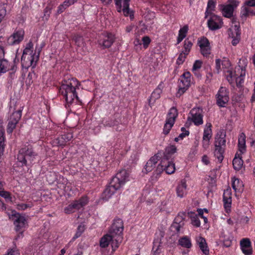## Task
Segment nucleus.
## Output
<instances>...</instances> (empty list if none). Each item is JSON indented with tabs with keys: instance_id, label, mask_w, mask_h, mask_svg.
<instances>
[{
	"instance_id": "obj_52",
	"label": "nucleus",
	"mask_w": 255,
	"mask_h": 255,
	"mask_svg": "<svg viewBox=\"0 0 255 255\" xmlns=\"http://www.w3.org/2000/svg\"><path fill=\"white\" fill-rule=\"evenodd\" d=\"M209 179L211 180V184L210 186L208 187V191L207 194V196H209L211 194H212V190L211 188L214 187L216 186V181L214 178L209 176L208 180H209Z\"/></svg>"
},
{
	"instance_id": "obj_15",
	"label": "nucleus",
	"mask_w": 255,
	"mask_h": 255,
	"mask_svg": "<svg viewBox=\"0 0 255 255\" xmlns=\"http://www.w3.org/2000/svg\"><path fill=\"white\" fill-rule=\"evenodd\" d=\"M191 82V74L189 72H184L180 77L179 84L178 93L183 94L190 86Z\"/></svg>"
},
{
	"instance_id": "obj_43",
	"label": "nucleus",
	"mask_w": 255,
	"mask_h": 255,
	"mask_svg": "<svg viewBox=\"0 0 255 255\" xmlns=\"http://www.w3.org/2000/svg\"><path fill=\"white\" fill-rule=\"evenodd\" d=\"M189 214H190L192 225L196 227H200V221L199 219L198 216L193 212H191L190 213H189Z\"/></svg>"
},
{
	"instance_id": "obj_20",
	"label": "nucleus",
	"mask_w": 255,
	"mask_h": 255,
	"mask_svg": "<svg viewBox=\"0 0 255 255\" xmlns=\"http://www.w3.org/2000/svg\"><path fill=\"white\" fill-rule=\"evenodd\" d=\"M229 35L233 38L232 44L235 46L238 44L241 39V30L239 25H235L229 30Z\"/></svg>"
},
{
	"instance_id": "obj_26",
	"label": "nucleus",
	"mask_w": 255,
	"mask_h": 255,
	"mask_svg": "<svg viewBox=\"0 0 255 255\" xmlns=\"http://www.w3.org/2000/svg\"><path fill=\"white\" fill-rule=\"evenodd\" d=\"M187 184L186 180H181L178 184L176 188L177 196L180 198H183L186 194Z\"/></svg>"
},
{
	"instance_id": "obj_22",
	"label": "nucleus",
	"mask_w": 255,
	"mask_h": 255,
	"mask_svg": "<svg viewBox=\"0 0 255 255\" xmlns=\"http://www.w3.org/2000/svg\"><path fill=\"white\" fill-rule=\"evenodd\" d=\"M120 188L119 184H117L115 183L113 184V181L111 180L110 185L107 186L103 192L104 198L107 200L109 199L115 193L116 190Z\"/></svg>"
},
{
	"instance_id": "obj_5",
	"label": "nucleus",
	"mask_w": 255,
	"mask_h": 255,
	"mask_svg": "<svg viewBox=\"0 0 255 255\" xmlns=\"http://www.w3.org/2000/svg\"><path fill=\"white\" fill-rule=\"evenodd\" d=\"M124 230V223L123 220L119 218H116L113 220V223L109 229V233L115 238H120V242H122L123 232Z\"/></svg>"
},
{
	"instance_id": "obj_63",
	"label": "nucleus",
	"mask_w": 255,
	"mask_h": 255,
	"mask_svg": "<svg viewBox=\"0 0 255 255\" xmlns=\"http://www.w3.org/2000/svg\"><path fill=\"white\" fill-rule=\"evenodd\" d=\"M117 124V121L115 120L106 121L104 123V126L106 127H113Z\"/></svg>"
},
{
	"instance_id": "obj_14",
	"label": "nucleus",
	"mask_w": 255,
	"mask_h": 255,
	"mask_svg": "<svg viewBox=\"0 0 255 255\" xmlns=\"http://www.w3.org/2000/svg\"><path fill=\"white\" fill-rule=\"evenodd\" d=\"M21 110L14 112L10 116L7 126V132L11 133L21 117Z\"/></svg>"
},
{
	"instance_id": "obj_38",
	"label": "nucleus",
	"mask_w": 255,
	"mask_h": 255,
	"mask_svg": "<svg viewBox=\"0 0 255 255\" xmlns=\"http://www.w3.org/2000/svg\"><path fill=\"white\" fill-rule=\"evenodd\" d=\"M179 244L182 247L189 249L192 246L190 239L187 236L183 237L179 240Z\"/></svg>"
},
{
	"instance_id": "obj_11",
	"label": "nucleus",
	"mask_w": 255,
	"mask_h": 255,
	"mask_svg": "<svg viewBox=\"0 0 255 255\" xmlns=\"http://www.w3.org/2000/svg\"><path fill=\"white\" fill-rule=\"evenodd\" d=\"M210 15L211 16L207 21V25L209 29L215 31L222 27L223 21L221 17L215 14Z\"/></svg>"
},
{
	"instance_id": "obj_30",
	"label": "nucleus",
	"mask_w": 255,
	"mask_h": 255,
	"mask_svg": "<svg viewBox=\"0 0 255 255\" xmlns=\"http://www.w3.org/2000/svg\"><path fill=\"white\" fill-rule=\"evenodd\" d=\"M197 242L200 250L205 254V255H209V250L208 249L205 239L201 237H200L197 239Z\"/></svg>"
},
{
	"instance_id": "obj_17",
	"label": "nucleus",
	"mask_w": 255,
	"mask_h": 255,
	"mask_svg": "<svg viewBox=\"0 0 255 255\" xmlns=\"http://www.w3.org/2000/svg\"><path fill=\"white\" fill-rule=\"evenodd\" d=\"M115 39L114 35L111 33L105 32L102 33L98 42L104 48H108L113 44Z\"/></svg>"
},
{
	"instance_id": "obj_28",
	"label": "nucleus",
	"mask_w": 255,
	"mask_h": 255,
	"mask_svg": "<svg viewBox=\"0 0 255 255\" xmlns=\"http://www.w3.org/2000/svg\"><path fill=\"white\" fill-rule=\"evenodd\" d=\"M232 186L236 192L241 193L244 190L243 182L235 177L232 178Z\"/></svg>"
},
{
	"instance_id": "obj_40",
	"label": "nucleus",
	"mask_w": 255,
	"mask_h": 255,
	"mask_svg": "<svg viewBox=\"0 0 255 255\" xmlns=\"http://www.w3.org/2000/svg\"><path fill=\"white\" fill-rule=\"evenodd\" d=\"M246 135L242 132L240 134L238 138V148L242 149H246Z\"/></svg>"
},
{
	"instance_id": "obj_45",
	"label": "nucleus",
	"mask_w": 255,
	"mask_h": 255,
	"mask_svg": "<svg viewBox=\"0 0 255 255\" xmlns=\"http://www.w3.org/2000/svg\"><path fill=\"white\" fill-rule=\"evenodd\" d=\"M85 230V225L83 224H80L78 226L76 233H75V235L73 236L72 239V241H75L76 239L80 237L83 233L84 232Z\"/></svg>"
},
{
	"instance_id": "obj_13",
	"label": "nucleus",
	"mask_w": 255,
	"mask_h": 255,
	"mask_svg": "<svg viewBox=\"0 0 255 255\" xmlns=\"http://www.w3.org/2000/svg\"><path fill=\"white\" fill-rule=\"evenodd\" d=\"M37 157V153L31 146H25L19 150L17 159H30L36 158Z\"/></svg>"
},
{
	"instance_id": "obj_31",
	"label": "nucleus",
	"mask_w": 255,
	"mask_h": 255,
	"mask_svg": "<svg viewBox=\"0 0 255 255\" xmlns=\"http://www.w3.org/2000/svg\"><path fill=\"white\" fill-rule=\"evenodd\" d=\"M226 134L221 133L219 135L218 134L216 137L215 141V147H226V140L225 139Z\"/></svg>"
},
{
	"instance_id": "obj_9",
	"label": "nucleus",
	"mask_w": 255,
	"mask_h": 255,
	"mask_svg": "<svg viewBox=\"0 0 255 255\" xmlns=\"http://www.w3.org/2000/svg\"><path fill=\"white\" fill-rule=\"evenodd\" d=\"M217 104L220 107H225L229 100V92L225 87H221L216 96Z\"/></svg>"
},
{
	"instance_id": "obj_57",
	"label": "nucleus",
	"mask_w": 255,
	"mask_h": 255,
	"mask_svg": "<svg viewBox=\"0 0 255 255\" xmlns=\"http://www.w3.org/2000/svg\"><path fill=\"white\" fill-rule=\"evenodd\" d=\"M246 149H242L238 148V150L236 152L233 159H242L243 157L242 155L245 152Z\"/></svg>"
},
{
	"instance_id": "obj_61",
	"label": "nucleus",
	"mask_w": 255,
	"mask_h": 255,
	"mask_svg": "<svg viewBox=\"0 0 255 255\" xmlns=\"http://www.w3.org/2000/svg\"><path fill=\"white\" fill-rule=\"evenodd\" d=\"M185 216V215L184 213H179L174 219V221L179 222H184L183 220H184Z\"/></svg>"
},
{
	"instance_id": "obj_41",
	"label": "nucleus",
	"mask_w": 255,
	"mask_h": 255,
	"mask_svg": "<svg viewBox=\"0 0 255 255\" xmlns=\"http://www.w3.org/2000/svg\"><path fill=\"white\" fill-rule=\"evenodd\" d=\"M225 148L222 147H215L214 155L218 159H223Z\"/></svg>"
},
{
	"instance_id": "obj_29",
	"label": "nucleus",
	"mask_w": 255,
	"mask_h": 255,
	"mask_svg": "<svg viewBox=\"0 0 255 255\" xmlns=\"http://www.w3.org/2000/svg\"><path fill=\"white\" fill-rule=\"evenodd\" d=\"M231 192L230 190H227L224 192L223 194V202L224 205L225 209L227 211L228 210H230V208L231 206Z\"/></svg>"
},
{
	"instance_id": "obj_37",
	"label": "nucleus",
	"mask_w": 255,
	"mask_h": 255,
	"mask_svg": "<svg viewBox=\"0 0 255 255\" xmlns=\"http://www.w3.org/2000/svg\"><path fill=\"white\" fill-rule=\"evenodd\" d=\"M178 116V112L175 107L171 108L167 115L166 120L175 123V119Z\"/></svg>"
},
{
	"instance_id": "obj_3",
	"label": "nucleus",
	"mask_w": 255,
	"mask_h": 255,
	"mask_svg": "<svg viewBox=\"0 0 255 255\" xmlns=\"http://www.w3.org/2000/svg\"><path fill=\"white\" fill-rule=\"evenodd\" d=\"M44 46V44H42L39 47L36 46L34 53H33V51H31L29 54H22L21 62L23 68L28 69L30 67L34 68L36 66L39 60L40 53Z\"/></svg>"
},
{
	"instance_id": "obj_12",
	"label": "nucleus",
	"mask_w": 255,
	"mask_h": 255,
	"mask_svg": "<svg viewBox=\"0 0 255 255\" xmlns=\"http://www.w3.org/2000/svg\"><path fill=\"white\" fill-rule=\"evenodd\" d=\"M197 44L200 47L201 54L204 57H209L211 51V46L209 40L206 37L203 36L198 39Z\"/></svg>"
},
{
	"instance_id": "obj_19",
	"label": "nucleus",
	"mask_w": 255,
	"mask_h": 255,
	"mask_svg": "<svg viewBox=\"0 0 255 255\" xmlns=\"http://www.w3.org/2000/svg\"><path fill=\"white\" fill-rule=\"evenodd\" d=\"M128 175L129 173L126 169L121 170L112 179L113 184L115 183L117 184H119V186L121 187L128 180Z\"/></svg>"
},
{
	"instance_id": "obj_8",
	"label": "nucleus",
	"mask_w": 255,
	"mask_h": 255,
	"mask_svg": "<svg viewBox=\"0 0 255 255\" xmlns=\"http://www.w3.org/2000/svg\"><path fill=\"white\" fill-rule=\"evenodd\" d=\"M118 12H123L125 16H129L130 18L133 17V12L130 10L129 2L130 0H114Z\"/></svg>"
},
{
	"instance_id": "obj_55",
	"label": "nucleus",
	"mask_w": 255,
	"mask_h": 255,
	"mask_svg": "<svg viewBox=\"0 0 255 255\" xmlns=\"http://www.w3.org/2000/svg\"><path fill=\"white\" fill-rule=\"evenodd\" d=\"M3 255H20L19 251L16 248L8 249L7 253Z\"/></svg>"
},
{
	"instance_id": "obj_54",
	"label": "nucleus",
	"mask_w": 255,
	"mask_h": 255,
	"mask_svg": "<svg viewBox=\"0 0 255 255\" xmlns=\"http://www.w3.org/2000/svg\"><path fill=\"white\" fill-rule=\"evenodd\" d=\"M176 151V147L174 145L167 146L165 149V152L168 155H172Z\"/></svg>"
},
{
	"instance_id": "obj_16",
	"label": "nucleus",
	"mask_w": 255,
	"mask_h": 255,
	"mask_svg": "<svg viewBox=\"0 0 255 255\" xmlns=\"http://www.w3.org/2000/svg\"><path fill=\"white\" fill-rule=\"evenodd\" d=\"M72 137L73 136L71 133H67L53 139L51 141V144L53 146L63 147L67 144Z\"/></svg>"
},
{
	"instance_id": "obj_48",
	"label": "nucleus",
	"mask_w": 255,
	"mask_h": 255,
	"mask_svg": "<svg viewBox=\"0 0 255 255\" xmlns=\"http://www.w3.org/2000/svg\"><path fill=\"white\" fill-rule=\"evenodd\" d=\"M174 124V122L166 120V122L163 128V133L165 135L168 134Z\"/></svg>"
},
{
	"instance_id": "obj_23",
	"label": "nucleus",
	"mask_w": 255,
	"mask_h": 255,
	"mask_svg": "<svg viewBox=\"0 0 255 255\" xmlns=\"http://www.w3.org/2000/svg\"><path fill=\"white\" fill-rule=\"evenodd\" d=\"M212 125L210 123L206 125L203 132L202 143L204 148H206L209 144L210 140L212 137V131L211 129Z\"/></svg>"
},
{
	"instance_id": "obj_60",
	"label": "nucleus",
	"mask_w": 255,
	"mask_h": 255,
	"mask_svg": "<svg viewBox=\"0 0 255 255\" xmlns=\"http://www.w3.org/2000/svg\"><path fill=\"white\" fill-rule=\"evenodd\" d=\"M229 3L228 5L232 6L233 9L235 10L240 4V1L238 0H229Z\"/></svg>"
},
{
	"instance_id": "obj_49",
	"label": "nucleus",
	"mask_w": 255,
	"mask_h": 255,
	"mask_svg": "<svg viewBox=\"0 0 255 255\" xmlns=\"http://www.w3.org/2000/svg\"><path fill=\"white\" fill-rule=\"evenodd\" d=\"M6 13V6L4 3L0 2V23L5 17Z\"/></svg>"
},
{
	"instance_id": "obj_33",
	"label": "nucleus",
	"mask_w": 255,
	"mask_h": 255,
	"mask_svg": "<svg viewBox=\"0 0 255 255\" xmlns=\"http://www.w3.org/2000/svg\"><path fill=\"white\" fill-rule=\"evenodd\" d=\"M222 12L224 17L231 18L233 15L234 10L233 9L232 6L230 5H222Z\"/></svg>"
},
{
	"instance_id": "obj_24",
	"label": "nucleus",
	"mask_w": 255,
	"mask_h": 255,
	"mask_svg": "<svg viewBox=\"0 0 255 255\" xmlns=\"http://www.w3.org/2000/svg\"><path fill=\"white\" fill-rule=\"evenodd\" d=\"M240 246L243 253L245 255H251L252 254L251 242L249 239H243L240 242Z\"/></svg>"
},
{
	"instance_id": "obj_18",
	"label": "nucleus",
	"mask_w": 255,
	"mask_h": 255,
	"mask_svg": "<svg viewBox=\"0 0 255 255\" xmlns=\"http://www.w3.org/2000/svg\"><path fill=\"white\" fill-rule=\"evenodd\" d=\"M191 115V120L195 125L199 126L203 123V110L197 107L193 108L190 112Z\"/></svg>"
},
{
	"instance_id": "obj_32",
	"label": "nucleus",
	"mask_w": 255,
	"mask_h": 255,
	"mask_svg": "<svg viewBox=\"0 0 255 255\" xmlns=\"http://www.w3.org/2000/svg\"><path fill=\"white\" fill-rule=\"evenodd\" d=\"M217 0H208L207 6L205 13V18H207L209 14H213L212 12L215 10Z\"/></svg>"
},
{
	"instance_id": "obj_21",
	"label": "nucleus",
	"mask_w": 255,
	"mask_h": 255,
	"mask_svg": "<svg viewBox=\"0 0 255 255\" xmlns=\"http://www.w3.org/2000/svg\"><path fill=\"white\" fill-rule=\"evenodd\" d=\"M24 35V30L22 29H20L15 30L8 40L11 45L18 44L23 39Z\"/></svg>"
},
{
	"instance_id": "obj_62",
	"label": "nucleus",
	"mask_w": 255,
	"mask_h": 255,
	"mask_svg": "<svg viewBox=\"0 0 255 255\" xmlns=\"http://www.w3.org/2000/svg\"><path fill=\"white\" fill-rule=\"evenodd\" d=\"M47 180L50 183H53L55 180V175L54 173H50L46 175Z\"/></svg>"
},
{
	"instance_id": "obj_64",
	"label": "nucleus",
	"mask_w": 255,
	"mask_h": 255,
	"mask_svg": "<svg viewBox=\"0 0 255 255\" xmlns=\"http://www.w3.org/2000/svg\"><path fill=\"white\" fill-rule=\"evenodd\" d=\"M222 62V65L223 68H228L231 66V63L228 59H224Z\"/></svg>"
},
{
	"instance_id": "obj_58",
	"label": "nucleus",
	"mask_w": 255,
	"mask_h": 255,
	"mask_svg": "<svg viewBox=\"0 0 255 255\" xmlns=\"http://www.w3.org/2000/svg\"><path fill=\"white\" fill-rule=\"evenodd\" d=\"M33 43L31 41H29L26 45V47L23 51V54H28L29 52L32 51L31 49L33 48Z\"/></svg>"
},
{
	"instance_id": "obj_53",
	"label": "nucleus",
	"mask_w": 255,
	"mask_h": 255,
	"mask_svg": "<svg viewBox=\"0 0 255 255\" xmlns=\"http://www.w3.org/2000/svg\"><path fill=\"white\" fill-rule=\"evenodd\" d=\"M188 55H185L184 52H181L178 57L177 59L176 63L178 65H181L183 63V62L185 61V59L186 58V56Z\"/></svg>"
},
{
	"instance_id": "obj_51",
	"label": "nucleus",
	"mask_w": 255,
	"mask_h": 255,
	"mask_svg": "<svg viewBox=\"0 0 255 255\" xmlns=\"http://www.w3.org/2000/svg\"><path fill=\"white\" fill-rule=\"evenodd\" d=\"M73 40L75 44L79 47L81 46L84 44L83 38L79 35H75L73 37Z\"/></svg>"
},
{
	"instance_id": "obj_36",
	"label": "nucleus",
	"mask_w": 255,
	"mask_h": 255,
	"mask_svg": "<svg viewBox=\"0 0 255 255\" xmlns=\"http://www.w3.org/2000/svg\"><path fill=\"white\" fill-rule=\"evenodd\" d=\"M188 30V26L184 25L182 28H180L179 31L178 36L177 39V44H179L183 39L186 36Z\"/></svg>"
},
{
	"instance_id": "obj_47",
	"label": "nucleus",
	"mask_w": 255,
	"mask_h": 255,
	"mask_svg": "<svg viewBox=\"0 0 255 255\" xmlns=\"http://www.w3.org/2000/svg\"><path fill=\"white\" fill-rule=\"evenodd\" d=\"M234 168L236 171H239L245 168L244 160H232Z\"/></svg>"
},
{
	"instance_id": "obj_4",
	"label": "nucleus",
	"mask_w": 255,
	"mask_h": 255,
	"mask_svg": "<svg viewBox=\"0 0 255 255\" xmlns=\"http://www.w3.org/2000/svg\"><path fill=\"white\" fill-rule=\"evenodd\" d=\"M121 243L119 238H115L108 233L100 239L99 245L101 248H106L111 244L112 251L115 252L119 248Z\"/></svg>"
},
{
	"instance_id": "obj_35",
	"label": "nucleus",
	"mask_w": 255,
	"mask_h": 255,
	"mask_svg": "<svg viewBox=\"0 0 255 255\" xmlns=\"http://www.w3.org/2000/svg\"><path fill=\"white\" fill-rule=\"evenodd\" d=\"M161 92L158 90H154V91L152 93L150 97L148 99V105L151 107L152 105L154 104L156 100L158 99L160 97V94Z\"/></svg>"
},
{
	"instance_id": "obj_1",
	"label": "nucleus",
	"mask_w": 255,
	"mask_h": 255,
	"mask_svg": "<svg viewBox=\"0 0 255 255\" xmlns=\"http://www.w3.org/2000/svg\"><path fill=\"white\" fill-rule=\"evenodd\" d=\"M247 63V59H240L238 65L235 68L234 71L230 70L227 71L226 79L230 84L234 86L235 80L237 87L239 88L243 87Z\"/></svg>"
},
{
	"instance_id": "obj_44",
	"label": "nucleus",
	"mask_w": 255,
	"mask_h": 255,
	"mask_svg": "<svg viewBox=\"0 0 255 255\" xmlns=\"http://www.w3.org/2000/svg\"><path fill=\"white\" fill-rule=\"evenodd\" d=\"M192 45V42L188 39H186L184 41V50L182 52H184L185 55H188Z\"/></svg>"
},
{
	"instance_id": "obj_2",
	"label": "nucleus",
	"mask_w": 255,
	"mask_h": 255,
	"mask_svg": "<svg viewBox=\"0 0 255 255\" xmlns=\"http://www.w3.org/2000/svg\"><path fill=\"white\" fill-rule=\"evenodd\" d=\"M78 84V81L75 78L64 79L62 81L59 91L64 97L67 104H72L75 99L78 101V97L76 91Z\"/></svg>"
},
{
	"instance_id": "obj_50",
	"label": "nucleus",
	"mask_w": 255,
	"mask_h": 255,
	"mask_svg": "<svg viewBox=\"0 0 255 255\" xmlns=\"http://www.w3.org/2000/svg\"><path fill=\"white\" fill-rule=\"evenodd\" d=\"M242 13L243 15L246 17L250 15H255V11H253V10H252L251 8L247 7H245L243 8Z\"/></svg>"
},
{
	"instance_id": "obj_59",
	"label": "nucleus",
	"mask_w": 255,
	"mask_h": 255,
	"mask_svg": "<svg viewBox=\"0 0 255 255\" xmlns=\"http://www.w3.org/2000/svg\"><path fill=\"white\" fill-rule=\"evenodd\" d=\"M142 41L143 47L144 48H147L151 42V40L148 36H145L142 38Z\"/></svg>"
},
{
	"instance_id": "obj_10",
	"label": "nucleus",
	"mask_w": 255,
	"mask_h": 255,
	"mask_svg": "<svg viewBox=\"0 0 255 255\" xmlns=\"http://www.w3.org/2000/svg\"><path fill=\"white\" fill-rule=\"evenodd\" d=\"M175 164L169 160H161L160 163L158 164L156 169L157 174H160L162 171L165 170L168 174H171L175 172Z\"/></svg>"
},
{
	"instance_id": "obj_7",
	"label": "nucleus",
	"mask_w": 255,
	"mask_h": 255,
	"mask_svg": "<svg viewBox=\"0 0 255 255\" xmlns=\"http://www.w3.org/2000/svg\"><path fill=\"white\" fill-rule=\"evenodd\" d=\"M15 217V219L14 221L15 230L16 232H19L18 235L15 238L16 240H17L20 237H23V233L27 228L28 224L24 216L18 214Z\"/></svg>"
},
{
	"instance_id": "obj_6",
	"label": "nucleus",
	"mask_w": 255,
	"mask_h": 255,
	"mask_svg": "<svg viewBox=\"0 0 255 255\" xmlns=\"http://www.w3.org/2000/svg\"><path fill=\"white\" fill-rule=\"evenodd\" d=\"M88 203V198L86 196H82L78 200L74 201L66 207L64 209V212L68 214L74 213L86 206Z\"/></svg>"
},
{
	"instance_id": "obj_25",
	"label": "nucleus",
	"mask_w": 255,
	"mask_h": 255,
	"mask_svg": "<svg viewBox=\"0 0 255 255\" xmlns=\"http://www.w3.org/2000/svg\"><path fill=\"white\" fill-rule=\"evenodd\" d=\"M16 67L14 65L11 66L8 61L4 58L0 59V74L4 73L9 70L14 71Z\"/></svg>"
},
{
	"instance_id": "obj_39",
	"label": "nucleus",
	"mask_w": 255,
	"mask_h": 255,
	"mask_svg": "<svg viewBox=\"0 0 255 255\" xmlns=\"http://www.w3.org/2000/svg\"><path fill=\"white\" fill-rule=\"evenodd\" d=\"M76 2V0H66L58 7V12L61 13L70 5Z\"/></svg>"
},
{
	"instance_id": "obj_46",
	"label": "nucleus",
	"mask_w": 255,
	"mask_h": 255,
	"mask_svg": "<svg viewBox=\"0 0 255 255\" xmlns=\"http://www.w3.org/2000/svg\"><path fill=\"white\" fill-rule=\"evenodd\" d=\"M161 246L158 242H154L152 248L153 255H163Z\"/></svg>"
},
{
	"instance_id": "obj_27",
	"label": "nucleus",
	"mask_w": 255,
	"mask_h": 255,
	"mask_svg": "<svg viewBox=\"0 0 255 255\" xmlns=\"http://www.w3.org/2000/svg\"><path fill=\"white\" fill-rule=\"evenodd\" d=\"M184 222H179L174 221L170 227V230L172 233V236H176L178 237L180 232V229L183 227Z\"/></svg>"
},
{
	"instance_id": "obj_42",
	"label": "nucleus",
	"mask_w": 255,
	"mask_h": 255,
	"mask_svg": "<svg viewBox=\"0 0 255 255\" xmlns=\"http://www.w3.org/2000/svg\"><path fill=\"white\" fill-rule=\"evenodd\" d=\"M157 162L155 160H147L144 166L145 173L151 171L155 167Z\"/></svg>"
},
{
	"instance_id": "obj_56",
	"label": "nucleus",
	"mask_w": 255,
	"mask_h": 255,
	"mask_svg": "<svg viewBox=\"0 0 255 255\" xmlns=\"http://www.w3.org/2000/svg\"><path fill=\"white\" fill-rule=\"evenodd\" d=\"M202 65V62L201 60H197L195 61L193 68L192 71L193 72L196 71L198 69H199Z\"/></svg>"
},
{
	"instance_id": "obj_34",
	"label": "nucleus",
	"mask_w": 255,
	"mask_h": 255,
	"mask_svg": "<svg viewBox=\"0 0 255 255\" xmlns=\"http://www.w3.org/2000/svg\"><path fill=\"white\" fill-rule=\"evenodd\" d=\"M4 129L2 126H0V158L3 154L4 148Z\"/></svg>"
}]
</instances>
